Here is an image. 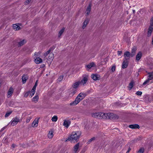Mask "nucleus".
<instances>
[{
    "label": "nucleus",
    "mask_w": 153,
    "mask_h": 153,
    "mask_svg": "<svg viewBox=\"0 0 153 153\" xmlns=\"http://www.w3.org/2000/svg\"><path fill=\"white\" fill-rule=\"evenodd\" d=\"M92 116L99 119H113L117 117V116L113 113H104L101 112H98L94 113Z\"/></svg>",
    "instance_id": "1"
},
{
    "label": "nucleus",
    "mask_w": 153,
    "mask_h": 153,
    "mask_svg": "<svg viewBox=\"0 0 153 153\" xmlns=\"http://www.w3.org/2000/svg\"><path fill=\"white\" fill-rule=\"evenodd\" d=\"M81 134V132L80 131L73 132L66 141L70 140L71 142L77 141L78 140Z\"/></svg>",
    "instance_id": "2"
},
{
    "label": "nucleus",
    "mask_w": 153,
    "mask_h": 153,
    "mask_svg": "<svg viewBox=\"0 0 153 153\" xmlns=\"http://www.w3.org/2000/svg\"><path fill=\"white\" fill-rule=\"evenodd\" d=\"M85 97L84 94L82 93H80L77 96L75 100L70 103V105L74 106L77 105L80 101L82 100Z\"/></svg>",
    "instance_id": "3"
},
{
    "label": "nucleus",
    "mask_w": 153,
    "mask_h": 153,
    "mask_svg": "<svg viewBox=\"0 0 153 153\" xmlns=\"http://www.w3.org/2000/svg\"><path fill=\"white\" fill-rule=\"evenodd\" d=\"M82 79L80 81L81 84H82L83 85H84L86 83L89 79V75L86 73L82 75Z\"/></svg>",
    "instance_id": "4"
},
{
    "label": "nucleus",
    "mask_w": 153,
    "mask_h": 153,
    "mask_svg": "<svg viewBox=\"0 0 153 153\" xmlns=\"http://www.w3.org/2000/svg\"><path fill=\"white\" fill-rule=\"evenodd\" d=\"M132 53L131 54L128 51H126L124 53V60H129L131 56H133Z\"/></svg>",
    "instance_id": "5"
},
{
    "label": "nucleus",
    "mask_w": 153,
    "mask_h": 153,
    "mask_svg": "<svg viewBox=\"0 0 153 153\" xmlns=\"http://www.w3.org/2000/svg\"><path fill=\"white\" fill-rule=\"evenodd\" d=\"M20 121L19 119L16 117L13 118L11 121V124L12 126H14L16 125Z\"/></svg>",
    "instance_id": "6"
},
{
    "label": "nucleus",
    "mask_w": 153,
    "mask_h": 153,
    "mask_svg": "<svg viewBox=\"0 0 153 153\" xmlns=\"http://www.w3.org/2000/svg\"><path fill=\"white\" fill-rule=\"evenodd\" d=\"M142 56V53L141 52H139L136 56V62H138L140 60Z\"/></svg>",
    "instance_id": "7"
},
{
    "label": "nucleus",
    "mask_w": 153,
    "mask_h": 153,
    "mask_svg": "<svg viewBox=\"0 0 153 153\" xmlns=\"http://www.w3.org/2000/svg\"><path fill=\"white\" fill-rule=\"evenodd\" d=\"M39 119V118H36L34 120L32 124V127L35 128L37 126Z\"/></svg>",
    "instance_id": "8"
},
{
    "label": "nucleus",
    "mask_w": 153,
    "mask_h": 153,
    "mask_svg": "<svg viewBox=\"0 0 153 153\" xmlns=\"http://www.w3.org/2000/svg\"><path fill=\"white\" fill-rule=\"evenodd\" d=\"M14 91L13 88L11 87L8 90L7 93V97L8 98L10 97L12 95Z\"/></svg>",
    "instance_id": "9"
},
{
    "label": "nucleus",
    "mask_w": 153,
    "mask_h": 153,
    "mask_svg": "<svg viewBox=\"0 0 153 153\" xmlns=\"http://www.w3.org/2000/svg\"><path fill=\"white\" fill-rule=\"evenodd\" d=\"M71 124V121L69 120H64L63 125L67 128H68Z\"/></svg>",
    "instance_id": "10"
},
{
    "label": "nucleus",
    "mask_w": 153,
    "mask_h": 153,
    "mask_svg": "<svg viewBox=\"0 0 153 153\" xmlns=\"http://www.w3.org/2000/svg\"><path fill=\"white\" fill-rule=\"evenodd\" d=\"M85 66L86 68L88 69H90L93 67H95L96 65L94 62H92L86 65Z\"/></svg>",
    "instance_id": "11"
},
{
    "label": "nucleus",
    "mask_w": 153,
    "mask_h": 153,
    "mask_svg": "<svg viewBox=\"0 0 153 153\" xmlns=\"http://www.w3.org/2000/svg\"><path fill=\"white\" fill-rule=\"evenodd\" d=\"M80 84H81L80 81H78L74 83L72 85V87L74 88L73 89H76L77 88Z\"/></svg>",
    "instance_id": "12"
},
{
    "label": "nucleus",
    "mask_w": 153,
    "mask_h": 153,
    "mask_svg": "<svg viewBox=\"0 0 153 153\" xmlns=\"http://www.w3.org/2000/svg\"><path fill=\"white\" fill-rule=\"evenodd\" d=\"M128 61L126 60L123 59V62L122 65V68H126L128 66Z\"/></svg>",
    "instance_id": "13"
},
{
    "label": "nucleus",
    "mask_w": 153,
    "mask_h": 153,
    "mask_svg": "<svg viewBox=\"0 0 153 153\" xmlns=\"http://www.w3.org/2000/svg\"><path fill=\"white\" fill-rule=\"evenodd\" d=\"M34 62L36 64H39L42 63V59L41 58L38 57H34Z\"/></svg>",
    "instance_id": "14"
},
{
    "label": "nucleus",
    "mask_w": 153,
    "mask_h": 153,
    "mask_svg": "<svg viewBox=\"0 0 153 153\" xmlns=\"http://www.w3.org/2000/svg\"><path fill=\"white\" fill-rule=\"evenodd\" d=\"M100 76L97 74H93L91 75V78L94 80H97L99 79Z\"/></svg>",
    "instance_id": "15"
},
{
    "label": "nucleus",
    "mask_w": 153,
    "mask_h": 153,
    "mask_svg": "<svg viewBox=\"0 0 153 153\" xmlns=\"http://www.w3.org/2000/svg\"><path fill=\"white\" fill-rule=\"evenodd\" d=\"M153 30V27L150 26L148 31L147 35L148 36H150Z\"/></svg>",
    "instance_id": "16"
},
{
    "label": "nucleus",
    "mask_w": 153,
    "mask_h": 153,
    "mask_svg": "<svg viewBox=\"0 0 153 153\" xmlns=\"http://www.w3.org/2000/svg\"><path fill=\"white\" fill-rule=\"evenodd\" d=\"M79 143H77L76 144L74 147V153H76L77 152L79 151L78 149L79 148Z\"/></svg>",
    "instance_id": "17"
},
{
    "label": "nucleus",
    "mask_w": 153,
    "mask_h": 153,
    "mask_svg": "<svg viewBox=\"0 0 153 153\" xmlns=\"http://www.w3.org/2000/svg\"><path fill=\"white\" fill-rule=\"evenodd\" d=\"M91 4H90L87 7L86 10V14L87 15H88L90 13L91 10Z\"/></svg>",
    "instance_id": "18"
},
{
    "label": "nucleus",
    "mask_w": 153,
    "mask_h": 153,
    "mask_svg": "<svg viewBox=\"0 0 153 153\" xmlns=\"http://www.w3.org/2000/svg\"><path fill=\"white\" fill-rule=\"evenodd\" d=\"M76 92V90L75 89H72L69 94V96L70 97H72L74 94Z\"/></svg>",
    "instance_id": "19"
},
{
    "label": "nucleus",
    "mask_w": 153,
    "mask_h": 153,
    "mask_svg": "<svg viewBox=\"0 0 153 153\" xmlns=\"http://www.w3.org/2000/svg\"><path fill=\"white\" fill-rule=\"evenodd\" d=\"M89 21V20L88 19H86L84 22L83 23V25L82 26V28L83 29H84L85 28L87 25Z\"/></svg>",
    "instance_id": "20"
},
{
    "label": "nucleus",
    "mask_w": 153,
    "mask_h": 153,
    "mask_svg": "<svg viewBox=\"0 0 153 153\" xmlns=\"http://www.w3.org/2000/svg\"><path fill=\"white\" fill-rule=\"evenodd\" d=\"M39 96L38 95L35 96L32 99V100L33 102H36L38 101Z\"/></svg>",
    "instance_id": "21"
},
{
    "label": "nucleus",
    "mask_w": 153,
    "mask_h": 153,
    "mask_svg": "<svg viewBox=\"0 0 153 153\" xmlns=\"http://www.w3.org/2000/svg\"><path fill=\"white\" fill-rule=\"evenodd\" d=\"M13 27L14 29L16 30H19L20 29V26L16 24H13Z\"/></svg>",
    "instance_id": "22"
},
{
    "label": "nucleus",
    "mask_w": 153,
    "mask_h": 153,
    "mask_svg": "<svg viewBox=\"0 0 153 153\" xmlns=\"http://www.w3.org/2000/svg\"><path fill=\"white\" fill-rule=\"evenodd\" d=\"M26 42V41L25 39H23L20 41L18 43L19 46H21L24 45Z\"/></svg>",
    "instance_id": "23"
},
{
    "label": "nucleus",
    "mask_w": 153,
    "mask_h": 153,
    "mask_svg": "<svg viewBox=\"0 0 153 153\" xmlns=\"http://www.w3.org/2000/svg\"><path fill=\"white\" fill-rule=\"evenodd\" d=\"M134 82L133 80L132 81L129 83L128 87V89L129 90H131L133 86Z\"/></svg>",
    "instance_id": "24"
},
{
    "label": "nucleus",
    "mask_w": 153,
    "mask_h": 153,
    "mask_svg": "<svg viewBox=\"0 0 153 153\" xmlns=\"http://www.w3.org/2000/svg\"><path fill=\"white\" fill-rule=\"evenodd\" d=\"M27 79L28 77L26 75L23 76L22 78V80L23 83H25L26 82Z\"/></svg>",
    "instance_id": "25"
},
{
    "label": "nucleus",
    "mask_w": 153,
    "mask_h": 153,
    "mask_svg": "<svg viewBox=\"0 0 153 153\" xmlns=\"http://www.w3.org/2000/svg\"><path fill=\"white\" fill-rule=\"evenodd\" d=\"M54 58V54L53 53H50L48 57V59L51 62Z\"/></svg>",
    "instance_id": "26"
},
{
    "label": "nucleus",
    "mask_w": 153,
    "mask_h": 153,
    "mask_svg": "<svg viewBox=\"0 0 153 153\" xmlns=\"http://www.w3.org/2000/svg\"><path fill=\"white\" fill-rule=\"evenodd\" d=\"M53 132L49 131L48 134V137L50 138H51L53 136Z\"/></svg>",
    "instance_id": "27"
},
{
    "label": "nucleus",
    "mask_w": 153,
    "mask_h": 153,
    "mask_svg": "<svg viewBox=\"0 0 153 153\" xmlns=\"http://www.w3.org/2000/svg\"><path fill=\"white\" fill-rule=\"evenodd\" d=\"M65 30V28H62V29L59 31V34H58V36L59 37H60L62 35V34L63 33V32H64Z\"/></svg>",
    "instance_id": "28"
},
{
    "label": "nucleus",
    "mask_w": 153,
    "mask_h": 153,
    "mask_svg": "<svg viewBox=\"0 0 153 153\" xmlns=\"http://www.w3.org/2000/svg\"><path fill=\"white\" fill-rule=\"evenodd\" d=\"M58 119V117L56 116H54L53 117L52 119L51 120L53 122H56L57 121Z\"/></svg>",
    "instance_id": "29"
},
{
    "label": "nucleus",
    "mask_w": 153,
    "mask_h": 153,
    "mask_svg": "<svg viewBox=\"0 0 153 153\" xmlns=\"http://www.w3.org/2000/svg\"><path fill=\"white\" fill-rule=\"evenodd\" d=\"M35 90L32 89L31 91L30 92L31 93L30 96V97H31L34 95L35 93Z\"/></svg>",
    "instance_id": "30"
},
{
    "label": "nucleus",
    "mask_w": 153,
    "mask_h": 153,
    "mask_svg": "<svg viewBox=\"0 0 153 153\" xmlns=\"http://www.w3.org/2000/svg\"><path fill=\"white\" fill-rule=\"evenodd\" d=\"M149 75L148 76V78L149 79L152 80L153 78V72H151L149 74Z\"/></svg>",
    "instance_id": "31"
},
{
    "label": "nucleus",
    "mask_w": 153,
    "mask_h": 153,
    "mask_svg": "<svg viewBox=\"0 0 153 153\" xmlns=\"http://www.w3.org/2000/svg\"><path fill=\"white\" fill-rule=\"evenodd\" d=\"M151 80V79H149V78H148L143 83V85H145L146 84H149L150 83H149V81Z\"/></svg>",
    "instance_id": "32"
},
{
    "label": "nucleus",
    "mask_w": 153,
    "mask_h": 153,
    "mask_svg": "<svg viewBox=\"0 0 153 153\" xmlns=\"http://www.w3.org/2000/svg\"><path fill=\"white\" fill-rule=\"evenodd\" d=\"M95 139V137H93L90 139L87 142V143L88 144H89L91 143L92 141L94 140Z\"/></svg>",
    "instance_id": "33"
},
{
    "label": "nucleus",
    "mask_w": 153,
    "mask_h": 153,
    "mask_svg": "<svg viewBox=\"0 0 153 153\" xmlns=\"http://www.w3.org/2000/svg\"><path fill=\"white\" fill-rule=\"evenodd\" d=\"M32 119V117H28L26 119V122L27 123H28L30 121V120Z\"/></svg>",
    "instance_id": "34"
},
{
    "label": "nucleus",
    "mask_w": 153,
    "mask_h": 153,
    "mask_svg": "<svg viewBox=\"0 0 153 153\" xmlns=\"http://www.w3.org/2000/svg\"><path fill=\"white\" fill-rule=\"evenodd\" d=\"M63 79V76H59V78L58 79V81L59 82H60L62 81Z\"/></svg>",
    "instance_id": "35"
},
{
    "label": "nucleus",
    "mask_w": 153,
    "mask_h": 153,
    "mask_svg": "<svg viewBox=\"0 0 153 153\" xmlns=\"http://www.w3.org/2000/svg\"><path fill=\"white\" fill-rule=\"evenodd\" d=\"M12 111L7 112L5 114V117H7L11 114L12 113Z\"/></svg>",
    "instance_id": "36"
},
{
    "label": "nucleus",
    "mask_w": 153,
    "mask_h": 153,
    "mask_svg": "<svg viewBox=\"0 0 153 153\" xmlns=\"http://www.w3.org/2000/svg\"><path fill=\"white\" fill-rule=\"evenodd\" d=\"M51 51V50H49L47 52H46V53H45L44 54V56L45 57L46 56L49 54L50 53Z\"/></svg>",
    "instance_id": "37"
},
{
    "label": "nucleus",
    "mask_w": 153,
    "mask_h": 153,
    "mask_svg": "<svg viewBox=\"0 0 153 153\" xmlns=\"http://www.w3.org/2000/svg\"><path fill=\"white\" fill-rule=\"evenodd\" d=\"M136 94L138 96H141L142 94V92L141 91H138L136 93Z\"/></svg>",
    "instance_id": "38"
},
{
    "label": "nucleus",
    "mask_w": 153,
    "mask_h": 153,
    "mask_svg": "<svg viewBox=\"0 0 153 153\" xmlns=\"http://www.w3.org/2000/svg\"><path fill=\"white\" fill-rule=\"evenodd\" d=\"M144 149L143 148H141L139 150L138 152V153H143Z\"/></svg>",
    "instance_id": "39"
},
{
    "label": "nucleus",
    "mask_w": 153,
    "mask_h": 153,
    "mask_svg": "<svg viewBox=\"0 0 153 153\" xmlns=\"http://www.w3.org/2000/svg\"><path fill=\"white\" fill-rule=\"evenodd\" d=\"M40 54V53L36 52L34 54V57H37V56H39Z\"/></svg>",
    "instance_id": "40"
},
{
    "label": "nucleus",
    "mask_w": 153,
    "mask_h": 153,
    "mask_svg": "<svg viewBox=\"0 0 153 153\" xmlns=\"http://www.w3.org/2000/svg\"><path fill=\"white\" fill-rule=\"evenodd\" d=\"M115 68H116V67L114 65V66H112L111 68V71L113 72H114L115 71Z\"/></svg>",
    "instance_id": "41"
},
{
    "label": "nucleus",
    "mask_w": 153,
    "mask_h": 153,
    "mask_svg": "<svg viewBox=\"0 0 153 153\" xmlns=\"http://www.w3.org/2000/svg\"><path fill=\"white\" fill-rule=\"evenodd\" d=\"M30 91H28V92H26V93H25V94L24 95V97H27L28 96L29 94H30Z\"/></svg>",
    "instance_id": "42"
},
{
    "label": "nucleus",
    "mask_w": 153,
    "mask_h": 153,
    "mask_svg": "<svg viewBox=\"0 0 153 153\" xmlns=\"http://www.w3.org/2000/svg\"><path fill=\"white\" fill-rule=\"evenodd\" d=\"M150 26L153 27V17L151 18L150 22Z\"/></svg>",
    "instance_id": "43"
},
{
    "label": "nucleus",
    "mask_w": 153,
    "mask_h": 153,
    "mask_svg": "<svg viewBox=\"0 0 153 153\" xmlns=\"http://www.w3.org/2000/svg\"><path fill=\"white\" fill-rule=\"evenodd\" d=\"M37 81H36L35 82V85H34V86H33V88H32V89H34V90H36V87L37 85Z\"/></svg>",
    "instance_id": "44"
},
{
    "label": "nucleus",
    "mask_w": 153,
    "mask_h": 153,
    "mask_svg": "<svg viewBox=\"0 0 153 153\" xmlns=\"http://www.w3.org/2000/svg\"><path fill=\"white\" fill-rule=\"evenodd\" d=\"M140 128L138 124H134V129L139 128Z\"/></svg>",
    "instance_id": "45"
},
{
    "label": "nucleus",
    "mask_w": 153,
    "mask_h": 153,
    "mask_svg": "<svg viewBox=\"0 0 153 153\" xmlns=\"http://www.w3.org/2000/svg\"><path fill=\"white\" fill-rule=\"evenodd\" d=\"M31 0H27L25 2V4H28L31 1Z\"/></svg>",
    "instance_id": "46"
},
{
    "label": "nucleus",
    "mask_w": 153,
    "mask_h": 153,
    "mask_svg": "<svg viewBox=\"0 0 153 153\" xmlns=\"http://www.w3.org/2000/svg\"><path fill=\"white\" fill-rule=\"evenodd\" d=\"M129 128H134V125H131L129 126Z\"/></svg>",
    "instance_id": "47"
},
{
    "label": "nucleus",
    "mask_w": 153,
    "mask_h": 153,
    "mask_svg": "<svg viewBox=\"0 0 153 153\" xmlns=\"http://www.w3.org/2000/svg\"><path fill=\"white\" fill-rule=\"evenodd\" d=\"M122 51H117V53L118 55H120L122 53Z\"/></svg>",
    "instance_id": "48"
},
{
    "label": "nucleus",
    "mask_w": 153,
    "mask_h": 153,
    "mask_svg": "<svg viewBox=\"0 0 153 153\" xmlns=\"http://www.w3.org/2000/svg\"><path fill=\"white\" fill-rule=\"evenodd\" d=\"M131 150V149L130 148H129L128 151H127L126 153H128Z\"/></svg>",
    "instance_id": "49"
},
{
    "label": "nucleus",
    "mask_w": 153,
    "mask_h": 153,
    "mask_svg": "<svg viewBox=\"0 0 153 153\" xmlns=\"http://www.w3.org/2000/svg\"><path fill=\"white\" fill-rule=\"evenodd\" d=\"M12 147L13 148H14L16 146V145L14 144H13L12 145Z\"/></svg>",
    "instance_id": "50"
},
{
    "label": "nucleus",
    "mask_w": 153,
    "mask_h": 153,
    "mask_svg": "<svg viewBox=\"0 0 153 153\" xmlns=\"http://www.w3.org/2000/svg\"><path fill=\"white\" fill-rule=\"evenodd\" d=\"M139 138H140V137ZM140 139H139L138 140V139H136V140H139Z\"/></svg>",
    "instance_id": "51"
},
{
    "label": "nucleus",
    "mask_w": 153,
    "mask_h": 153,
    "mask_svg": "<svg viewBox=\"0 0 153 153\" xmlns=\"http://www.w3.org/2000/svg\"><path fill=\"white\" fill-rule=\"evenodd\" d=\"M132 22V21H131L130 22V23L131 24Z\"/></svg>",
    "instance_id": "52"
},
{
    "label": "nucleus",
    "mask_w": 153,
    "mask_h": 153,
    "mask_svg": "<svg viewBox=\"0 0 153 153\" xmlns=\"http://www.w3.org/2000/svg\"><path fill=\"white\" fill-rule=\"evenodd\" d=\"M133 12H134V10H133Z\"/></svg>",
    "instance_id": "53"
}]
</instances>
